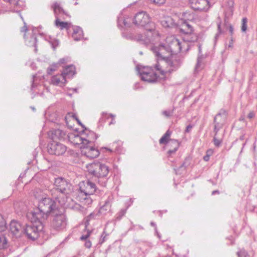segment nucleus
I'll list each match as a JSON object with an SVG mask.
<instances>
[{"instance_id": "35", "label": "nucleus", "mask_w": 257, "mask_h": 257, "mask_svg": "<svg viewBox=\"0 0 257 257\" xmlns=\"http://www.w3.org/2000/svg\"><path fill=\"white\" fill-rule=\"evenodd\" d=\"M6 223L3 217V216L0 214V231H3L5 230L6 228Z\"/></svg>"}, {"instance_id": "18", "label": "nucleus", "mask_w": 257, "mask_h": 257, "mask_svg": "<svg viewBox=\"0 0 257 257\" xmlns=\"http://www.w3.org/2000/svg\"><path fill=\"white\" fill-rule=\"evenodd\" d=\"M48 135L52 140L64 139L65 133L60 129H53L49 132Z\"/></svg>"}, {"instance_id": "63", "label": "nucleus", "mask_w": 257, "mask_h": 257, "mask_svg": "<svg viewBox=\"0 0 257 257\" xmlns=\"http://www.w3.org/2000/svg\"><path fill=\"white\" fill-rule=\"evenodd\" d=\"M125 211H122L120 213H121V215H123L125 213Z\"/></svg>"}, {"instance_id": "15", "label": "nucleus", "mask_w": 257, "mask_h": 257, "mask_svg": "<svg viewBox=\"0 0 257 257\" xmlns=\"http://www.w3.org/2000/svg\"><path fill=\"white\" fill-rule=\"evenodd\" d=\"M84 135L83 134L81 135L71 134L68 136L69 140L73 145H79L80 148L82 149L86 145L84 143L86 141Z\"/></svg>"}, {"instance_id": "6", "label": "nucleus", "mask_w": 257, "mask_h": 257, "mask_svg": "<svg viewBox=\"0 0 257 257\" xmlns=\"http://www.w3.org/2000/svg\"><path fill=\"white\" fill-rule=\"evenodd\" d=\"M34 223L24 226L23 235L28 238L34 240L38 238L43 229V221L31 222Z\"/></svg>"}, {"instance_id": "17", "label": "nucleus", "mask_w": 257, "mask_h": 257, "mask_svg": "<svg viewBox=\"0 0 257 257\" xmlns=\"http://www.w3.org/2000/svg\"><path fill=\"white\" fill-rule=\"evenodd\" d=\"M51 83L54 85L63 87L66 83V79L61 73L52 77Z\"/></svg>"}, {"instance_id": "64", "label": "nucleus", "mask_w": 257, "mask_h": 257, "mask_svg": "<svg viewBox=\"0 0 257 257\" xmlns=\"http://www.w3.org/2000/svg\"><path fill=\"white\" fill-rule=\"evenodd\" d=\"M119 150L118 148H117V147L116 146L115 148V151H118Z\"/></svg>"}, {"instance_id": "55", "label": "nucleus", "mask_w": 257, "mask_h": 257, "mask_svg": "<svg viewBox=\"0 0 257 257\" xmlns=\"http://www.w3.org/2000/svg\"><path fill=\"white\" fill-rule=\"evenodd\" d=\"M75 118V119L77 120V121L78 122V123L81 125V126H83L82 124L81 123V122H80V121L79 120V119L75 116V115H74L73 116Z\"/></svg>"}, {"instance_id": "36", "label": "nucleus", "mask_w": 257, "mask_h": 257, "mask_svg": "<svg viewBox=\"0 0 257 257\" xmlns=\"http://www.w3.org/2000/svg\"><path fill=\"white\" fill-rule=\"evenodd\" d=\"M98 215L97 213H90L86 218V222H85V227L86 228L87 226L89 225V221L93 218H95V217Z\"/></svg>"}, {"instance_id": "26", "label": "nucleus", "mask_w": 257, "mask_h": 257, "mask_svg": "<svg viewBox=\"0 0 257 257\" xmlns=\"http://www.w3.org/2000/svg\"><path fill=\"white\" fill-rule=\"evenodd\" d=\"M25 42L27 45L30 47H34L35 51L36 52L37 49V39L35 35H33L30 38H26V35H24Z\"/></svg>"}, {"instance_id": "56", "label": "nucleus", "mask_w": 257, "mask_h": 257, "mask_svg": "<svg viewBox=\"0 0 257 257\" xmlns=\"http://www.w3.org/2000/svg\"><path fill=\"white\" fill-rule=\"evenodd\" d=\"M254 116V113L253 112H250L248 114V117L249 118H251Z\"/></svg>"}, {"instance_id": "59", "label": "nucleus", "mask_w": 257, "mask_h": 257, "mask_svg": "<svg viewBox=\"0 0 257 257\" xmlns=\"http://www.w3.org/2000/svg\"><path fill=\"white\" fill-rule=\"evenodd\" d=\"M34 81H35V80H33V83L32 85V89H34V87H35Z\"/></svg>"}, {"instance_id": "43", "label": "nucleus", "mask_w": 257, "mask_h": 257, "mask_svg": "<svg viewBox=\"0 0 257 257\" xmlns=\"http://www.w3.org/2000/svg\"><path fill=\"white\" fill-rule=\"evenodd\" d=\"M150 1L156 5L160 6L164 4L166 0H150Z\"/></svg>"}, {"instance_id": "41", "label": "nucleus", "mask_w": 257, "mask_h": 257, "mask_svg": "<svg viewBox=\"0 0 257 257\" xmlns=\"http://www.w3.org/2000/svg\"><path fill=\"white\" fill-rule=\"evenodd\" d=\"M225 5L228 7L229 10L232 11V8L233 7L234 1L233 0H226Z\"/></svg>"}, {"instance_id": "11", "label": "nucleus", "mask_w": 257, "mask_h": 257, "mask_svg": "<svg viewBox=\"0 0 257 257\" xmlns=\"http://www.w3.org/2000/svg\"><path fill=\"white\" fill-rule=\"evenodd\" d=\"M54 217L51 223V226L56 230H61L64 229L67 224L66 218L63 213L57 214V212L54 214Z\"/></svg>"}, {"instance_id": "42", "label": "nucleus", "mask_w": 257, "mask_h": 257, "mask_svg": "<svg viewBox=\"0 0 257 257\" xmlns=\"http://www.w3.org/2000/svg\"><path fill=\"white\" fill-rule=\"evenodd\" d=\"M238 257H247V253L245 250H241L237 252Z\"/></svg>"}, {"instance_id": "46", "label": "nucleus", "mask_w": 257, "mask_h": 257, "mask_svg": "<svg viewBox=\"0 0 257 257\" xmlns=\"http://www.w3.org/2000/svg\"><path fill=\"white\" fill-rule=\"evenodd\" d=\"M122 18H123V17H122L121 15H120V16H119L118 17L117 23H118V26L119 27H122V26L123 21L121 20Z\"/></svg>"}, {"instance_id": "7", "label": "nucleus", "mask_w": 257, "mask_h": 257, "mask_svg": "<svg viewBox=\"0 0 257 257\" xmlns=\"http://www.w3.org/2000/svg\"><path fill=\"white\" fill-rule=\"evenodd\" d=\"M96 190V184L90 180L80 183V193L81 195L85 196L82 198L85 201V203L89 204L92 203V200L89 198V196L93 194Z\"/></svg>"}, {"instance_id": "8", "label": "nucleus", "mask_w": 257, "mask_h": 257, "mask_svg": "<svg viewBox=\"0 0 257 257\" xmlns=\"http://www.w3.org/2000/svg\"><path fill=\"white\" fill-rule=\"evenodd\" d=\"M52 7L56 17L55 26L58 28H60L61 30L64 29L68 30L71 27V24L68 22H61L60 21V18H62L64 19L62 17L63 15H66L65 11L57 3H54Z\"/></svg>"}, {"instance_id": "10", "label": "nucleus", "mask_w": 257, "mask_h": 257, "mask_svg": "<svg viewBox=\"0 0 257 257\" xmlns=\"http://www.w3.org/2000/svg\"><path fill=\"white\" fill-rule=\"evenodd\" d=\"M47 149L50 154L60 156L66 152L67 148L60 143L53 141L48 145Z\"/></svg>"}, {"instance_id": "28", "label": "nucleus", "mask_w": 257, "mask_h": 257, "mask_svg": "<svg viewBox=\"0 0 257 257\" xmlns=\"http://www.w3.org/2000/svg\"><path fill=\"white\" fill-rule=\"evenodd\" d=\"M83 36L82 30L79 27H75L73 28V32L72 37L75 41L80 40Z\"/></svg>"}, {"instance_id": "47", "label": "nucleus", "mask_w": 257, "mask_h": 257, "mask_svg": "<svg viewBox=\"0 0 257 257\" xmlns=\"http://www.w3.org/2000/svg\"><path fill=\"white\" fill-rule=\"evenodd\" d=\"M68 58H61L59 60L58 63H57L58 65H60L62 64L66 63L68 62Z\"/></svg>"}, {"instance_id": "32", "label": "nucleus", "mask_w": 257, "mask_h": 257, "mask_svg": "<svg viewBox=\"0 0 257 257\" xmlns=\"http://www.w3.org/2000/svg\"><path fill=\"white\" fill-rule=\"evenodd\" d=\"M5 2L9 3L10 5L17 6L22 7L23 6V2L22 0H4Z\"/></svg>"}, {"instance_id": "22", "label": "nucleus", "mask_w": 257, "mask_h": 257, "mask_svg": "<svg viewBox=\"0 0 257 257\" xmlns=\"http://www.w3.org/2000/svg\"><path fill=\"white\" fill-rule=\"evenodd\" d=\"M180 31L184 34L190 33L193 32L192 26L186 21H183L181 23Z\"/></svg>"}, {"instance_id": "12", "label": "nucleus", "mask_w": 257, "mask_h": 257, "mask_svg": "<svg viewBox=\"0 0 257 257\" xmlns=\"http://www.w3.org/2000/svg\"><path fill=\"white\" fill-rule=\"evenodd\" d=\"M189 3L192 9L197 11H206L209 9L208 0H190Z\"/></svg>"}, {"instance_id": "20", "label": "nucleus", "mask_w": 257, "mask_h": 257, "mask_svg": "<svg viewBox=\"0 0 257 257\" xmlns=\"http://www.w3.org/2000/svg\"><path fill=\"white\" fill-rule=\"evenodd\" d=\"M75 73V67L73 65H70L66 67L62 72V74L66 79L72 77Z\"/></svg>"}, {"instance_id": "39", "label": "nucleus", "mask_w": 257, "mask_h": 257, "mask_svg": "<svg viewBox=\"0 0 257 257\" xmlns=\"http://www.w3.org/2000/svg\"><path fill=\"white\" fill-rule=\"evenodd\" d=\"M217 29H218V32L216 34L215 37H214V42L216 43L217 41V40L220 35V34L221 33V23L220 22H219L217 23Z\"/></svg>"}, {"instance_id": "25", "label": "nucleus", "mask_w": 257, "mask_h": 257, "mask_svg": "<svg viewBox=\"0 0 257 257\" xmlns=\"http://www.w3.org/2000/svg\"><path fill=\"white\" fill-rule=\"evenodd\" d=\"M113 200V197L112 195H109L107 199L105 201L104 204L100 208V212H103L104 211L109 210Z\"/></svg>"}, {"instance_id": "30", "label": "nucleus", "mask_w": 257, "mask_h": 257, "mask_svg": "<svg viewBox=\"0 0 257 257\" xmlns=\"http://www.w3.org/2000/svg\"><path fill=\"white\" fill-rule=\"evenodd\" d=\"M69 206L71 209L76 211H82L83 207L78 203L73 204V200L70 198L68 200V202L64 205Z\"/></svg>"}, {"instance_id": "14", "label": "nucleus", "mask_w": 257, "mask_h": 257, "mask_svg": "<svg viewBox=\"0 0 257 257\" xmlns=\"http://www.w3.org/2000/svg\"><path fill=\"white\" fill-rule=\"evenodd\" d=\"M226 118V112L224 110H221L214 117V122L215 123L214 132L215 135L216 136L217 133L222 126Z\"/></svg>"}, {"instance_id": "61", "label": "nucleus", "mask_w": 257, "mask_h": 257, "mask_svg": "<svg viewBox=\"0 0 257 257\" xmlns=\"http://www.w3.org/2000/svg\"><path fill=\"white\" fill-rule=\"evenodd\" d=\"M72 90L75 92H77V88H72Z\"/></svg>"}, {"instance_id": "5", "label": "nucleus", "mask_w": 257, "mask_h": 257, "mask_svg": "<svg viewBox=\"0 0 257 257\" xmlns=\"http://www.w3.org/2000/svg\"><path fill=\"white\" fill-rule=\"evenodd\" d=\"M87 171L93 176L95 181H97L101 186H105L109 174V167L105 164L99 162L88 164Z\"/></svg>"}, {"instance_id": "19", "label": "nucleus", "mask_w": 257, "mask_h": 257, "mask_svg": "<svg viewBox=\"0 0 257 257\" xmlns=\"http://www.w3.org/2000/svg\"><path fill=\"white\" fill-rule=\"evenodd\" d=\"M184 34L182 39L183 42L187 44L189 47L190 46L189 44V43H194L198 40V36L193 32Z\"/></svg>"}, {"instance_id": "38", "label": "nucleus", "mask_w": 257, "mask_h": 257, "mask_svg": "<svg viewBox=\"0 0 257 257\" xmlns=\"http://www.w3.org/2000/svg\"><path fill=\"white\" fill-rule=\"evenodd\" d=\"M57 64H54L51 65L47 69V72L49 74H51L53 71L57 70L58 68Z\"/></svg>"}, {"instance_id": "40", "label": "nucleus", "mask_w": 257, "mask_h": 257, "mask_svg": "<svg viewBox=\"0 0 257 257\" xmlns=\"http://www.w3.org/2000/svg\"><path fill=\"white\" fill-rule=\"evenodd\" d=\"M49 42L54 50L56 49L59 44V41L56 39H51L49 41Z\"/></svg>"}, {"instance_id": "4", "label": "nucleus", "mask_w": 257, "mask_h": 257, "mask_svg": "<svg viewBox=\"0 0 257 257\" xmlns=\"http://www.w3.org/2000/svg\"><path fill=\"white\" fill-rule=\"evenodd\" d=\"M56 212L55 201L50 198H44L40 200L37 208L27 214V217L31 222L43 221L50 213L54 214Z\"/></svg>"}, {"instance_id": "23", "label": "nucleus", "mask_w": 257, "mask_h": 257, "mask_svg": "<svg viewBox=\"0 0 257 257\" xmlns=\"http://www.w3.org/2000/svg\"><path fill=\"white\" fill-rule=\"evenodd\" d=\"M84 134H85V139L86 141L84 143L86 145H91L97 138L96 135L93 132L89 131L88 134L86 132Z\"/></svg>"}, {"instance_id": "2", "label": "nucleus", "mask_w": 257, "mask_h": 257, "mask_svg": "<svg viewBox=\"0 0 257 257\" xmlns=\"http://www.w3.org/2000/svg\"><path fill=\"white\" fill-rule=\"evenodd\" d=\"M134 23L138 26L145 27L146 32L142 34H138L134 37L130 36L127 38L135 39L146 45L154 44V42L160 40L159 34L155 30V24L150 20V16L145 12L141 11L136 14Z\"/></svg>"}, {"instance_id": "54", "label": "nucleus", "mask_w": 257, "mask_h": 257, "mask_svg": "<svg viewBox=\"0 0 257 257\" xmlns=\"http://www.w3.org/2000/svg\"><path fill=\"white\" fill-rule=\"evenodd\" d=\"M192 126L191 125H188L186 128V132H189V131L192 128Z\"/></svg>"}, {"instance_id": "62", "label": "nucleus", "mask_w": 257, "mask_h": 257, "mask_svg": "<svg viewBox=\"0 0 257 257\" xmlns=\"http://www.w3.org/2000/svg\"><path fill=\"white\" fill-rule=\"evenodd\" d=\"M229 47H231L232 46V42H231L229 44Z\"/></svg>"}, {"instance_id": "53", "label": "nucleus", "mask_w": 257, "mask_h": 257, "mask_svg": "<svg viewBox=\"0 0 257 257\" xmlns=\"http://www.w3.org/2000/svg\"><path fill=\"white\" fill-rule=\"evenodd\" d=\"M229 31L230 34L232 35L233 32V26L231 25L229 26Z\"/></svg>"}, {"instance_id": "13", "label": "nucleus", "mask_w": 257, "mask_h": 257, "mask_svg": "<svg viewBox=\"0 0 257 257\" xmlns=\"http://www.w3.org/2000/svg\"><path fill=\"white\" fill-rule=\"evenodd\" d=\"M24 226H22L20 222L13 220L10 224V230L11 233L16 237H21L23 233Z\"/></svg>"}, {"instance_id": "58", "label": "nucleus", "mask_w": 257, "mask_h": 257, "mask_svg": "<svg viewBox=\"0 0 257 257\" xmlns=\"http://www.w3.org/2000/svg\"><path fill=\"white\" fill-rule=\"evenodd\" d=\"M219 191L218 190H215V191H213L212 192V195H214L215 194H219Z\"/></svg>"}, {"instance_id": "29", "label": "nucleus", "mask_w": 257, "mask_h": 257, "mask_svg": "<svg viewBox=\"0 0 257 257\" xmlns=\"http://www.w3.org/2000/svg\"><path fill=\"white\" fill-rule=\"evenodd\" d=\"M161 24L165 28H169L174 25V22L171 17H166L161 21Z\"/></svg>"}, {"instance_id": "44", "label": "nucleus", "mask_w": 257, "mask_h": 257, "mask_svg": "<svg viewBox=\"0 0 257 257\" xmlns=\"http://www.w3.org/2000/svg\"><path fill=\"white\" fill-rule=\"evenodd\" d=\"M107 235V234L105 233V232L104 231L101 236V238L99 240L100 243H102L104 242L106 240V237Z\"/></svg>"}, {"instance_id": "51", "label": "nucleus", "mask_w": 257, "mask_h": 257, "mask_svg": "<svg viewBox=\"0 0 257 257\" xmlns=\"http://www.w3.org/2000/svg\"><path fill=\"white\" fill-rule=\"evenodd\" d=\"M209 158H210V155H208V154H206L205 156H204L203 157V160L205 161H208L209 160Z\"/></svg>"}, {"instance_id": "50", "label": "nucleus", "mask_w": 257, "mask_h": 257, "mask_svg": "<svg viewBox=\"0 0 257 257\" xmlns=\"http://www.w3.org/2000/svg\"><path fill=\"white\" fill-rule=\"evenodd\" d=\"M109 115H110V117H112V120L109 123V124H114L115 123V120H114L115 115L112 114H110Z\"/></svg>"}, {"instance_id": "16", "label": "nucleus", "mask_w": 257, "mask_h": 257, "mask_svg": "<svg viewBox=\"0 0 257 257\" xmlns=\"http://www.w3.org/2000/svg\"><path fill=\"white\" fill-rule=\"evenodd\" d=\"M82 150L83 154L87 158L94 159L97 157L99 155L98 150L95 147L91 146V145H85Z\"/></svg>"}, {"instance_id": "27", "label": "nucleus", "mask_w": 257, "mask_h": 257, "mask_svg": "<svg viewBox=\"0 0 257 257\" xmlns=\"http://www.w3.org/2000/svg\"><path fill=\"white\" fill-rule=\"evenodd\" d=\"M92 233L91 230H87L86 233L83 234L80 237V240L85 241L84 245L86 248H89L91 247L92 244L91 241L88 239Z\"/></svg>"}, {"instance_id": "45", "label": "nucleus", "mask_w": 257, "mask_h": 257, "mask_svg": "<svg viewBox=\"0 0 257 257\" xmlns=\"http://www.w3.org/2000/svg\"><path fill=\"white\" fill-rule=\"evenodd\" d=\"M213 142L215 146L219 147L221 144V141L216 138L215 135L213 138Z\"/></svg>"}, {"instance_id": "3", "label": "nucleus", "mask_w": 257, "mask_h": 257, "mask_svg": "<svg viewBox=\"0 0 257 257\" xmlns=\"http://www.w3.org/2000/svg\"><path fill=\"white\" fill-rule=\"evenodd\" d=\"M54 187L50 190V193L61 205H65L73 191V186L69 181L63 177L55 179Z\"/></svg>"}, {"instance_id": "57", "label": "nucleus", "mask_w": 257, "mask_h": 257, "mask_svg": "<svg viewBox=\"0 0 257 257\" xmlns=\"http://www.w3.org/2000/svg\"><path fill=\"white\" fill-rule=\"evenodd\" d=\"M117 144L118 146H120L121 145V142L120 141H117L115 142H114L113 143V146H114V145Z\"/></svg>"}, {"instance_id": "24", "label": "nucleus", "mask_w": 257, "mask_h": 257, "mask_svg": "<svg viewBox=\"0 0 257 257\" xmlns=\"http://www.w3.org/2000/svg\"><path fill=\"white\" fill-rule=\"evenodd\" d=\"M168 147L170 149L168 150V153L171 155L176 152L179 147V143L178 141L176 140H170L168 143Z\"/></svg>"}, {"instance_id": "49", "label": "nucleus", "mask_w": 257, "mask_h": 257, "mask_svg": "<svg viewBox=\"0 0 257 257\" xmlns=\"http://www.w3.org/2000/svg\"><path fill=\"white\" fill-rule=\"evenodd\" d=\"M122 21H123V25L125 26V27H127L128 26V23L127 22V19H124V18H122L121 19Z\"/></svg>"}, {"instance_id": "21", "label": "nucleus", "mask_w": 257, "mask_h": 257, "mask_svg": "<svg viewBox=\"0 0 257 257\" xmlns=\"http://www.w3.org/2000/svg\"><path fill=\"white\" fill-rule=\"evenodd\" d=\"M204 58V55L202 54L201 47L200 45L198 46V56L197 60V63L195 67V71L198 72L202 68V60Z\"/></svg>"}, {"instance_id": "60", "label": "nucleus", "mask_w": 257, "mask_h": 257, "mask_svg": "<svg viewBox=\"0 0 257 257\" xmlns=\"http://www.w3.org/2000/svg\"><path fill=\"white\" fill-rule=\"evenodd\" d=\"M244 136H241L240 137L239 139H240V140H244Z\"/></svg>"}, {"instance_id": "1", "label": "nucleus", "mask_w": 257, "mask_h": 257, "mask_svg": "<svg viewBox=\"0 0 257 257\" xmlns=\"http://www.w3.org/2000/svg\"><path fill=\"white\" fill-rule=\"evenodd\" d=\"M151 50L155 54L157 63L155 68L162 75L176 70L181 66L182 60L180 56L175 54L182 51L187 52L189 46L174 36L167 38V45L163 44L156 45L154 44Z\"/></svg>"}, {"instance_id": "52", "label": "nucleus", "mask_w": 257, "mask_h": 257, "mask_svg": "<svg viewBox=\"0 0 257 257\" xmlns=\"http://www.w3.org/2000/svg\"><path fill=\"white\" fill-rule=\"evenodd\" d=\"M24 24H25V25L21 29V32H26L28 30L27 27L26 25V23H24Z\"/></svg>"}, {"instance_id": "9", "label": "nucleus", "mask_w": 257, "mask_h": 257, "mask_svg": "<svg viewBox=\"0 0 257 257\" xmlns=\"http://www.w3.org/2000/svg\"><path fill=\"white\" fill-rule=\"evenodd\" d=\"M137 68L142 80L150 83L155 82L157 81V74L152 68L148 66H137Z\"/></svg>"}, {"instance_id": "37", "label": "nucleus", "mask_w": 257, "mask_h": 257, "mask_svg": "<svg viewBox=\"0 0 257 257\" xmlns=\"http://www.w3.org/2000/svg\"><path fill=\"white\" fill-rule=\"evenodd\" d=\"M247 19L246 18H243L242 19L241 22V31L243 32H245L247 29Z\"/></svg>"}, {"instance_id": "34", "label": "nucleus", "mask_w": 257, "mask_h": 257, "mask_svg": "<svg viewBox=\"0 0 257 257\" xmlns=\"http://www.w3.org/2000/svg\"><path fill=\"white\" fill-rule=\"evenodd\" d=\"M7 240L6 237L3 234H0V248H5L6 247Z\"/></svg>"}, {"instance_id": "31", "label": "nucleus", "mask_w": 257, "mask_h": 257, "mask_svg": "<svg viewBox=\"0 0 257 257\" xmlns=\"http://www.w3.org/2000/svg\"><path fill=\"white\" fill-rule=\"evenodd\" d=\"M171 134V132L169 130L167 131L165 134L162 136V137L160 139L159 143L161 144H166L168 143V139L170 137Z\"/></svg>"}, {"instance_id": "48", "label": "nucleus", "mask_w": 257, "mask_h": 257, "mask_svg": "<svg viewBox=\"0 0 257 257\" xmlns=\"http://www.w3.org/2000/svg\"><path fill=\"white\" fill-rule=\"evenodd\" d=\"M151 225L152 226L155 227V229L156 233L157 234L159 238H160V236L159 233H158V232L157 231V226H156V224H155V223H154L153 222H151Z\"/></svg>"}, {"instance_id": "33", "label": "nucleus", "mask_w": 257, "mask_h": 257, "mask_svg": "<svg viewBox=\"0 0 257 257\" xmlns=\"http://www.w3.org/2000/svg\"><path fill=\"white\" fill-rule=\"evenodd\" d=\"M175 110V108L173 107L171 109H169L167 110H164L162 111V113L163 115H164L165 117L168 118L172 116L174 111Z\"/></svg>"}]
</instances>
